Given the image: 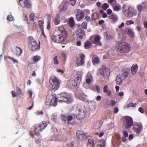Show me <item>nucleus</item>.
Instances as JSON below:
<instances>
[{
	"label": "nucleus",
	"instance_id": "obj_1",
	"mask_svg": "<svg viewBox=\"0 0 147 147\" xmlns=\"http://www.w3.org/2000/svg\"><path fill=\"white\" fill-rule=\"evenodd\" d=\"M73 98L71 95L67 94L65 92H63L57 95V97H53L51 100V104L54 106H56L57 103V101L58 102H65L68 103L71 102L73 101Z\"/></svg>",
	"mask_w": 147,
	"mask_h": 147
},
{
	"label": "nucleus",
	"instance_id": "obj_2",
	"mask_svg": "<svg viewBox=\"0 0 147 147\" xmlns=\"http://www.w3.org/2000/svg\"><path fill=\"white\" fill-rule=\"evenodd\" d=\"M117 51L121 53L128 52L131 49L130 45L127 42H119L115 46Z\"/></svg>",
	"mask_w": 147,
	"mask_h": 147
},
{
	"label": "nucleus",
	"instance_id": "obj_3",
	"mask_svg": "<svg viewBox=\"0 0 147 147\" xmlns=\"http://www.w3.org/2000/svg\"><path fill=\"white\" fill-rule=\"evenodd\" d=\"M123 12L126 17L131 18L136 15L137 11L132 7L124 4L123 6Z\"/></svg>",
	"mask_w": 147,
	"mask_h": 147
},
{
	"label": "nucleus",
	"instance_id": "obj_4",
	"mask_svg": "<svg viewBox=\"0 0 147 147\" xmlns=\"http://www.w3.org/2000/svg\"><path fill=\"white\" fill-rule=\"evenodd\" d=\"M28 43L30 50L33 51H36L40 49V42L38 43L36 40L32 36L28 38Z\"/></svg>",
	"mask_w": 147,
	"mask_h": 147
},
{
	"label": "nucleus",
	"instance_id": "obj_5",
	"mask_svg": "<svg viewBox=\"0 0 147 147\" xmlns=\"http://www.w3.org/2000/svg\"><path fill=\"white\" fill-rule=\"evenodd\" d=\"M76 117L80 120L85 117L86 111L85 107L83 105L78 104L76 108Z\"/></svg>",
	"mask_w": 147,
	"mask_h": 147
},
{
	"label": "nucleus",
	"instance_id": "obj_6",
	"mask_svg": "<svg viewBox=\"0 0 147 147\" xmlns=\"http://www.w3.org/2000/svg\"><path fill=\"white\" fill-rule=\"evenodd\" d=\"M60 83L59 80L54 76L49 79V87L51 90L55 91L59 88Z\"/></svg>",
	"mask_w": 147,
	"mask_h": 147
},
{
	"label": "nucleus",
	"instance_id": "obj_7",
	"mask_svg": "<svg viewBox=\"0 0 147 147\" xmlns=\"http://www.w3.org/2000/svg\"><path fill=\"white\" fill-rule=\"evenodd\" d=\"M67 36V34H61L57 36H52L51 38L53 42L61 43L66 39Z\"/></svg>",
	"mask_w": 147,
	"mask_h": 147
},
{
	"label": "nucleus",
	"instance_id": "obj_8",
	"mask_svg": "<svg viewBox=\"0 0 147 147\" xmlns=\"http://www.w3.org/2000/svg\"><path fill=\"white\" fill-rule=\"evenodd\" d=\"M61 118L63 120L65 121H67V123L70 124L71 121H72L75 117V115L74 113H67L61 115Z\"/></svg>",
	"mask_w": 147,
	"mask_h": 147
},
{
	"label": "nucleus",
	"instance_id": "obj_9",
	"mask_svg": "<svg viewBox=\"0 0 147 147\" xmlns=\"http://www.w3.org/2000/svg\"><path fill=\"white\" fill-rule=\"evenodd\" d=\"M47 126V124L45 121H43L35 129L34 131L35 134L37 136H39L40 133Z\"/></svg>",
	"mask_w": 147,
	"mask_h": 147
},
{
	"label": "nucleus",
	"instance_id": "obj_10",
	"mask_svg": "<svg viewBox=\"0 0 147 147\" xmlns=\"http://www.w3.org/2000/svg\"><path fill=\"white\" fill-rule=\"evenodd\" d=\"M98 73L102 75L105 79L107 80L109 78L110 71L107 68L102 67V68L99 69Z\"/></svg>",
	"mask_w": 147,
	"mask_h": 147
},
{
	"label": "nucleus",
	"instance_id": "obj_11",
	"mask_svg": "<svg viewBox=\"0 0 147 147\" xmlns=\"http://www.w3.org/2000/svg\"><path fill=\"white\" fill-rule=\"evenodd\" d=\"M74 78L73 82V85L75 86L78 87L80 84L82 78V76L80 74H75L74 75Z\"/></svg>",
	"mask_w": 147,
	"mask_h": 147
},
{
	"label": "nucleus",
	"instance_id": "obj_12",
	"mask_svg": "<svg viewBox=\"0 0 147 147\" xmlns=\"http://www.w3.org/2000/svg\"><path fill=\"white\" fill-rule=\"evenodd\" d=\"M123 119L124 123L125 124V128L127 129L129 128L133 125V122L132 118L129 116L125 117Z\"/></svg>",
	"mask_w": 147,
	"mask_h": 147
},
{
	"label": "nucleus",
	"instance_id": "obj_13",
	"mask_svg": "<svg viewBox=\"0 0 147 147\" xmlns=\"http://www.w3.org/2000/svg\"><path fill=\"white\" fill-rule=\"evenodd\" d=\"M19 4L23 8L30 9L32 7V5L29 0H20Z\"/></svg>",
	"mask_w": 147,
	"mask_h": 147
},
{
	"label": "nucleus",
	"instance_id": "obj_14",
	"mask_svg": "<svg viewBox=\"0 0 147 147\" xmlns=\"http://www.w3.org/2000/svg\"><path fill=\"white\" fill-rule=\"evenodd\" d=\"M79 55L80 58H78L76 61V64L77 66L83 65L84 63L85 55L83 54H80Z\"/></svg>",
	"mask_w": 147,
	"mask_h": 147
},
{
	"label": "nucleus",
	"instance_id": "obj_15",
	"mask_svg": "<svg viewBox=\"0 0 147 147\" xmlns=\"http://www.w3.org/2000/svg\"><path fill=\"white\" fill-rule=\"evenodd\" d=\"M76 34L78 37L80 39L85 36V33L84 30L82 28H79L76 31Z\"/></svg>",
	"mask_w": 147,
	"mask_h": 147
},
{
	"label": "nucleus",
	"instance_id": "obj_16",
	"mask_svg": "<svg viewBox=\"0 0 147 147\" xmlns=\"http://www.w3.org/2000/svg\"><path fill=\"white\" fill-rule=\"evenodd\" d=\"M76 134L79 139L81 140H83L88 137L86 134L82 130H78Z\"/></svg>",
	"mask_w": 147,
	"mask_h": 147
},
{
	"label": "nucleus",
	"instance_id": "obj_17",
	"mask_svg": "<svg viewBox=\"0 0 147 147\" xmlns=\"http://www.w3.org/2000/svg\"><path fill=\"white\" fill-rule=\"evenodd\" d=\"M76 16L77 20L80 21L84 17V13L81 10H78Z\"/></svg>",
	"mask_w": 147,
	"mask_h": 147
},
{
	"label": "nucleus",
	"instance_id": "obj_18",
	"mask_svg": "<svg viewBox=\"0 0 147 147\" xmlns=\"http://www.w3.org/2000/svg\"><path fill=\"white\" fill-rule=\"evenodd\" d=\"M93 80V76L90 73H88L86 76V82L88 84H90Z\"/></svg>",
	"mask_w": 147,
	"mask_h": 147
},
{
	"label": "nucleus",
	"instance_id": "obj_19",
	"mask_svg": "<svg viewBox=\"0 0 147 147\" xmlns=\"http://www.w3.org/2000/svg\"><path fill=\"white\" fill-rule=\"evenodd\" d=\"M138 65L137 64H133L131 67V71L132 75L135 74L138 69Z\"/></svg>",
	"mask_w": 147,
	"mask_h": 147
},
{
	"label": "nucleus",
	"instance_id": "obj_20",
	"mask_svg": "<svg viewBox=\"0 0 147 147\" xmlns=\"http://www.w3.org/2000/svg\"><path fill=\"white\" fill-rule=\"evenodd\" d=\"M22 53V50L19 47L16 46L14 51V54L18 57Z\"/></svg>",
	"mask_w": 147,
	"mask_h": 147
},
{
	"label": "nucleus",
	"instance_id": "obj_21",
	"mask_svg": "<svg viewBox=\"0 0 147 147\" xmlns=\"http://www.w3.org/2000/svg\"><path fill=\"white\" fill-rule=\"evenodd\" d=\"M123 80H124L121 79V78L120 76V74L117 75L115 80L117 84H121L122 83L123 81Z\"/></svg>",
	"mask_w": 147,
	"mask_h": 147
},
{
	"label": "nucleus",
	"instance_id": "obj_22",
	"mask_svg": "<svg viewBox=\"0 0 147 147\" xmlns=\"http://www.w3.org/2000/svg\"><path fill=\"white\" fill-rule=\"evenodd\" d=\"M80 99L85 100L86 99V96L83 93H81L76 95Z\"/></svg>",
	"mask_w": 147,
	"mask_h": 147
},
{
	"label": "nucleus",
	"instance_id": "obj_23",
	"mask_svg": "<svg viewBox=\"0 0 147 147\" xmlns=\"http://www.w3.org/2000/svg\"><path fill=\"white\" fill-rule=\"evenodd\" d=\"M108 18L109 19L112 20L113 22H116L118 20V17L117 16L113 13L111 15L109 16Z\"/></svg>",
	"mask_w": 147,
	"mask_h": 147
},
{
	"label": "nucleus",
	"instance_id": "obj_24",
	"mask_svg": "<svg viewBox=\"0 0 147 147\" xmlns=\"http://www.w3.org/2000/svg\"><path fill=\"white\" fill-rule=\"evenodd\" d=\"M142 127L140 126L135 125L133 127V130L134 131L136 132L137 134L140 133Z\"/></svg>",
	"mask_w": 147,
	"mask_h": 147
},
{
	"label": "nucleus",
	"instance_id": "obj_25",
	"mask_svg": "<svg viewBox=\"0 0 147 147\" xmlns=\"http://www.w3.org/2000/svg\"><path fill=\"white\" fill-rule=\"evenodd\" d=\"M108 86L107 85L105 86L103 88V92L105 93H107L109 96H111V92L109 90H108Z\"/></svg>",
	"mask_w": 147,
	"mask_h": 147
},
{
	"label": "nucleus",
	"instance_id": "obj_26",
	"mask_svg": "<svg viewBox=\"0 0 147 147\" xmlns=\"http://www.w3.org/2000/svg\"><path fill=\"white\" fill-rule=\"evenodd\" d=\"M102 124L103 123L102 121H98L94 123V125L95 126V127L96 129H98L101 127Z\"/></svg>",
	"mask_w": 147,
	"mask_h": 147
},
{
	"label": "nucleus",
	"instance_id": "obj_27",
	"mask_svg": "<svg viewBox=\"0 0 147 147\" xmlns=\"http://www.w3.org/2000/svg\"><path fill=\"white\" fill-rule=\"evenodd\" d=\"M94 141L93 140L89 139L88 140V142L87 144V147H94Z\"/></svg>",
	"mask_w": 147,
	"mask_h": 147
},
{
	"label": "nucleus",
	"instance_id": "obj_28",
	"mask_svg": "<svg viewBox=\"0 0 147 147\" xmlns=\"http://www.w3.org/2000/svg\"><path fill=\"white\" fill-rule=\"evenodd\" d=\"M100 39V37L99 35H97L94 38V42L96 43H97L98 45L101 46L102 43L101 42H99Z\"/></svg>",
	"mask_w": 147,
	"mask_h": 147
},
{
	"label": "nucleus",
	"instance_id": "obj_29",
	"mask_svg": "<svg viewBox=\"0 0 147 147\" xmlns=\"http://www.w3.org/2000/svg\"><path fill=\"white\" fill-rule=\"evenodd\" d=\"M100 59L96 55H94L92 59V62L94 64H97L99 63Z\"/></svg>",
	"mask_w": 147,
	"mask_h": 147
},
{
	"label": "nucleus",
	"instance_id": "obj_30",
	"mask_svg": "<svg viewBox=\"0 0 147 147\" xmlns=\"http://www.w3.org/2000/svg\"><path fill=\"white\" fill-rule=\"evenodd\" d=\"M60 22V15L58 14L55 17V19L54 23L55 25H57Z\"/></svg>",
	"mask_w": 147,
	"mask_h": 147
},
{
	"label": "nucleus",
	"instance_id": "obj_31",
	"mask_svg": "<svg viewBox=\"0 0 147 147\" xmlns=\"http://www.w3.org/2000/svg\"><path fill=\"white\" fill-rule=\"evenodd\" d=\"M125 32L126 33L131 37L133 38L134 36V34L132 31L129 29H125Z\"/></svg>",
	"mask_w": 147,
	"mask_h": 147
},
{
	"label": "nucleus",
	"instance_id": "obj_32",
	"mask_svg": "<svg viewBox=\"0 0 147 147\" xmlns=\"http://www.w3.org/2000/svg\"><path fill=\"white\" fill-rule=\"evenodd\" d=\"M58 29L59 31L61 32V34H67L66 31L63 26H59L58 27Z\"/></svg>",
	"mask_w": 147,
	"mask_h": 147
},
{
	"label": "nucleus",
	"instance_id": "obj_33",
	"mask_svg": "<svg viewBox=\"0 0 147 147\" xmlns=\"http://www.w3.org/2000/svg\"><path fill=\"white\" fill-rule=\"evenodd\" d=\"M92 45V44L88 40L86 41L84 43V47L85 49H88Z\"/></svg>",
	"mask_w": 147,
	"mask_h": 147
},
{
	"label": "nucleus",
	"instance_id": "obj_34",
	"mask_svg": "<svg viewBox=\"0 0 147 147\" xmlns=\"http://www.w3.org/2000/svg\"><path fill=\"white\" fill-rule=\"evenodd\" d=\"M128 73L127 71H125L121 74H120V76L122 79L124 80L128 76Z\"/></svg>",
	"mask_w": 147,
	"mask_h": 147
},
{
	"label": "nucleus",
	"instance_id": "obj_35",
	"mask_svg": "<svg viewBox=\"0 0 147 147\" xmlns=\"http://www.w3.org/2000/svg\"><path fill=\"white\" fill-rule=\"evenodd\" d=\"M108 2L111 5L114 6L117 4L116 0H108Z\"/></svg>",
	"mask_w": 147,
	"mask_h": 147
},
{
	"label": "nucleus",
	"instance_id": "obj_36",
	"mask_svg": "<svg viewBox=\"0 0 147 147\" xmlns=\"http://www.w3.org/2000/svg\"><path fill=\"white\" fill-rule=\"evenodd\" d=\"M41 58V57L38 55H36L34 56L33 60L34 63H36L38 62L40 60Z\"/></svg>",
	"mask_w": 147,
	"mask_h": 147
},
{
	"label": "nucleus",
	"instance_id": "obj_37",
	"mask_svg": "<svg viewBox=\"0 0 147 147\" xmlns=\"http://www.w3.org/2000/svg\"><path fill=\"white\" fill-rule=\"evenodd\" d=\"M125 24L124 22L121 23V24L118 27V28L116 29V30L119 32V33H121V32L122 31L121 28L124 26Z\"/></svg>",
	"mask_w": 147,
	"mask_h": 147
},
{
	"label": "nucleus",
	"instance_id": "obj_38",
	"mask_svg": "<svg viewBox=\"0 0 147 147\" xmlns=\"http://www.w3.org/2000/svg\"><path fill=\"white\" fill-rule=\"evenodd\" d=\"M99 17V15L98 13H95L92 14V20H96Z\"/></svg>",
	"mask_w": 147,
	"mask_h": 147
},
{
	"label": "nucleus",
	"instance_id": "obj_39",
	"mask_svg": "<svg viewBox=\"0 0 147 147\" xmlns=\"http://www.w3.org/2000/svg\"><path fill=\"white\" fill-rule=\"evenodd\" d=\"M136 106V103L133 104L132 103H130L125 106L124 107V108H127L130 107H135Z\"/></svg>",
	"mask_w": 147,
	"mask_h": 147
},
{
	"label": "nucleus",
	"instance_id": "obj_40",
	"mask_svg": "<svg viewBox=\"0 0 147 147\" xmlns=\"http://www.w3.org/2000/svg\"><path fill=\"white\" fill-rule=\"evenodd\" d=\"M5 59H10L13 62V63H18V61L17 60L10 56H6L5 58Z\"/></svg>",
	"mask_w": 147,
	"mask_h": 147
},
{
	"label": "nucleus",
	"instance_id": "obj_41",
	"mask_svg": "<svg viewBox=\"0 0 147 147\" xmlns=\"http://www.w3.org/2000/svg\"><path fill=\"white\" fill-rule=\"evenodd\" d=\"M109 7V5L107 3H104L102 6L101 8L104 10H106Z\"/></svg>",
	"mask_w": 147,
	"mask_h": 147
},
{
	"label": "nucleus",
	"instance_id": "obj_42",
	"mask_svg": "<svg viewBox=\"0 0 147 147\" xmlns=\"http://www.w3.org/2000/svg\"><path fill=\"white\" fill-rule=\"evenodd\" d=\"M74 20L73 18L71 17L69 19V25L71 27L74 26Z\"/></svg>",
	"mask_w": 147,
	"mask_h": 147
},
{
	"label": "nucleus",
	"instance_id": "obj_43",
	"mask_svg": "<svg viewBox=\"0 0 147 147\" xmlns=\"http://www.w3.org/2000/svg\"><path fill=\"white\" fill-rule=\"evenodd\" d=\"M38 26L39 28L40 29H44L43 24L44 22L42 20H40L38 22Z\"/></svg>",
	"mask_w": 147,
	"mask_h": 147
},
{
	"label": "nucleus",
	"instance_id": "obj_44",
	"mask_svg": "<svg viewBox=\"0 0 147 147\" xmlns=\"http://www.w3.org/2000/svg\"><path fill=\"white\" fill-rule=\"evenodd\" d=\"M57 57L56 56L53 59V64L55 65H57L59 63V61L57 59Z\"/></svg>",
	"mask_w": 147,
	"mask_h": 147
},
{
	"label": "nucleus",
	"instance_id": "obj_45",
	"mask_svg": "<svg viewBox=\"0 0 147 147\" xmlns=\"http://www.w3.org/2000/svg\"><path fill=\"white\" fill-rule=\"evenodd\" d=\"M143 5L142 4H139L137 6V9L139 12H141L143 10Z\"/></svg>",
	"mask_w": 147,
	"mask_h": 147
},
{
	"label": "nucleus",
	"instance_id": "obj_46",
	"mask_svg": "<svg viewBox=\"0 0 147 147\" xmlns=\"http://www.w3.org/2000/svg\"><path fill=\"white\" fill-rule=\"evenodd\" d=\"M102 142L101 144H99L96 146V147H105V141L100 142V143Z\"/></svg>",
	"mask_w": 147,
	"mask_h": 147
},
{
	"label": "nucleus",
	"instance_id": "obj_47",
	"mask_svg": "<svg viewBox=\"0 0 147 147\" xmlns=\"http://www.w3.org/2000/svg\"><path fill=\"white\" fill-rule=\"evenodd\" d=\"M35 18V14L34 13H32L29 15V19L32 21H34Z\"/></svg>",
	"mask_w": 147,
	"mask_h": 147
},
{
	"label": "nucleus",
	"instance_id": "obj_48",
	"mask_svg": "<svg viewBox=\"0 0 147 147\" xmlns=\"http://www.w3.org/2000/svg\"><path fill=\"white\" fill-rule=\"evenodd\" d=\"M51 20L50 19H49L47 22V28L49 30H50L51 28Z\"/></svg>",
	"mask_w": 147,
	"mask_h": 147
},
{
	"label": "nucleus",
	"instance_id": "obj_49",
	"mask_svg": "<svg viewBox=\"0 0 147 147\" xmlns=\"http://www.w3.org/2000/svg\"><path fill=\"white\" fill-rule=\"evenodd\" d=\"M88 24L86 22H83L82 24V27L84 29H86L87 28Z\"/></svg>",
	"mask_w": 147,
	"mask_h": 147
},
{
	"label": "nucleus",
	"instance_id": "obj_50",
	"mask_svg": "<svg viewBox=\"0 0 147 147\" xmlns=\"http://www.w3.org/2000/svg\"><path fill=\"white\" fill-rule=\"evenodd\" d=\"M113 9L114 11H118L120 9V7L118 5H116L113 7Z\"/></svg>",
	"mask_w": 147,
	"mask_h": 147
},
{
	"label": "nucleus",
	"instance_id": "obj_51",
	"mask_svg": "<svg viewBox=\"0 0 147 147\" xmlns=\"http://www.w3.org/2000/svg\"><path fill=\"white\" fill-rule=\"evenodd\" d=\"M76 0H69V3L72 6H74L76 4Z\"/></svg>",
	"mask_w": 147,
	"mask_h": 147
},
{
	"label": "nucleus",
	"instance_id": "obj_52",
	"mask_svg": "<svg viewBox=\"0 0 147 147\" xmlns=\"http://www.w3.org/2000/svg\"><path fill=\"white\" fill-rule=\"evenodd\" d=\"M7 19L8 21H11L12 20H13V17L11 15L8 16L7 18Z\"/></svg>",
	"mask_w": 147,
	"mask_h": 147
},
{
	"label": "nucleus",
	"instance_id": "obj_53",
	"mask_svg": "<svg viewBox=\"0 0 147 147\" xmlns=\"http://www.w3.org/2000/svg\"><path fill=\"white\" fill-rule=\"evenodd\" d=\"M134 23V22L132 20L127 21L126 23V24L128 25H130L131 24H133Z\"/></svg>",
	"mask_w": 147,
	"mask_h": 147
},
{
	"label": "nucleus",
	"instance_id": "obj_54",
	"mask_svg": "<svg viewBox=\"0 0 147 147\" xmlns=\"http://www.w3.org/2000/svg\"><path fill=\"white\" fill-rule=\"evenodd\" d=\"M16 91L18 93L20 94L21 93V90L19 87H16Z\"/></svg>",
	"mask_w": 147,
	"mask_h": 147
},
{
	"label": "nucleus",
	"instance_id": "obj_55",
	"mask_svg": "<svg viewBox=\"0 0 147 147\" xmlns=\"http://www.w3.org/2000/svg\"><path fill=\"white\" fill-rule=\"evenodd\" d=\"M102 98V97L100 95H98L96 98V100L97 101H100Z\"/></svg>",
	"mask_w": 147,
	"mask_h": 147
},
{
	"label": "nucleus",
	"instance_id": "obj_56",
	"mask_svg": "<svg viewBox=\"0 0 147 147\" xmlns=\"http://www.w3.org/2000/svg\"><path fill=\"white\" fill-rule=\"evenodd\" d=\"M123 134L124 136L125 137H127L128 136V134L127 132L125 131L124 130L123 131Z\"/></svg>",
	"mask_w": 147,
	"mask_h": 147
},
{
	"label": "nucleus",
	"instance_id": "obj_57",
	"mask_svg": "<svg viewBox=\"0 0 147 147\" xmlns=\"http://www.w3.org/2000/svg\"><path fill=\"white\" fill-rule=\"evenodd\" d=\"M104 34H105V36L106 37L107 39L109 40L110 38V37L109 36L107 32H105Z\"/></svg>",
	"mask_w": 147,
	"mask_h": 147
},
{
	"label": "nucleus",
	"instance_id": "obj_58",
	"mask_svg": "<svg viewBox=\"0 0 147 147\" xmlns=\"http://www.w3.org/2000/svg\"><path fill=\"white\" fill-rule=\"evenodd\" d=\"M85 20L88 22H89L91 21V18H90L88 16H86L85 17Z\"/></svg>",
	"mask_w": 147,
	"mask_h": 147
},
{
	"label": "nucleus",
	"instance_id": "obj_59",
	"mask_svg": "<svg viewBox=\"0 0 147 147\" xmlns=\"http://www.w3.org/2000/svg\"><path fill=\"white\" fill-rule=\"evenodd\" d=\"M138 111H139L141 113H144V111L143 109L140 107L138 109Z\"/></svg>",
	"mask_w": 147,
	"mask_h": 147
},
{
	"label": "nucleus",
	"instance_id": "obj_60",
	"mask_svg": "<svg viewBox=\"0 0 147 147\" xmlns=\"http://www.w3.org/2000/svg\"><path fill=\"white\" fill-rule=\"evenodd\" d=\"M111 105L112 106L115 105L116 103L115 101L113 100H111Z\"/></svg>",
	"mask_w": 147,
	"mask_h": 147
},
{
	"label": "nucleus",
	"instance_id": "obj_61",
	"mask_svg": "<svg viewBox=\"0 0 147 147\" xmlns=\"http://www.w3.org/2000/svg\"><path fill=\"white\" fill-rule=\"evenodd\" d=\"M107 13L108 15H111L112 13V11L110 9H108L107 10Z\"/></svg>",
	"mask_w": 147,
	"mask_h": 147
},
{
	"label": "nucleus",
	"instance_id": "obj_62",
	"mask_svg": "<svg viewBox=\"0 0 147 147\" xmlns=\"http://www.w3.org/2000/svg\"><path fill=\"white\" fill-rule=\"evenodd\" d=\"M41 30L42 33H41V35L42 36H43L44 38H46V36L45 35V32L44 30V29H41Z\"/></svg>",
	"mask_w": 147,
	"mask_h": 147
},
{
	"label": "nucleus",
	"instance_id": "obj_63",
	"mask_svg": "<svg viewBox=\"0 0 147 147\" xmlns=\"http://www.w3.org/2000/svg\"><path fill=\"white\" fill-rule=\"evenodd\" d=\"M119 111V110L118 109V108L117 107H116L114 109V113H117Z\"/></svg>",
	"mask_w": 147,
	"mask_h": 147
},
{
	"label": "nucleus",
	"instance_id": "obj_64",
	"mask_svg": "<svg viewBox=\"0 0 147 147\" xmlns=\"http://www.w3.org/2000/svg\"><path fill=\"white\" fill-rule=\"evenodd\" d=\"M36 113L37 115L43 114V112L42 111H38Z\"/></svg>",
	"mask_w": 147,
	"mask_h": 147
}]
</instances>
